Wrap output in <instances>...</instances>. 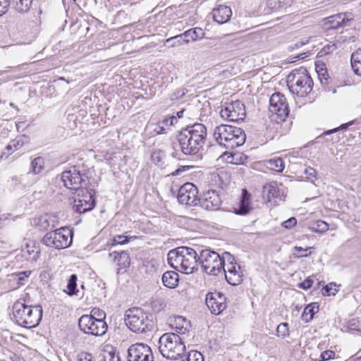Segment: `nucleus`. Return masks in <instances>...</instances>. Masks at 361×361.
<instances>
[{
  "label": "nucleus",
  "mask_w": 361,
  "mask_h": 361,
  "mask_svg": "<svg viewBox=\"0 0 361 361\" xmlns=\"http://www.w3.org/2000/svg\"><path fill=\"white\" fill-rule=\"evenodd\" d=\"M207 137L206 126L196 123L183 128L177 135V141L183 154L193 156L204 150Z\"/></svg>",
  "instance_id": "1"
},
{
  "label": "nucleus",
  "mask_w": 361,
  "mask_h": 361,
  "mask_svg": "<svg viewBox=\"0 0 361 361\" xmlns=\"http://www.w3.org/2000/svg\"><path fill=\"white\" fill-rule=\"evenodd\" d=\"M198 257L193 248L182 246L170 250L167 260L176 270L189 274L197 270Z\"/></svg>",
  "instance_id": "2"
},
{
  "label": "nucleus",
  "mask_w": 361,
  "mask_h": 361,
  "mask_svg": "<svg viewBox=\"0 0 361 361\" xmlns=\"http://www.w3.org/2000/svg\"><path fill=\"white\" fill-rule=\"evenodd\" d=\"M41 305H30L24 300H18L12 307L13 319L23 327L31 329L39 325L42 317Z\"/></svg>",
  "instance_id": "3"
},
{
  "label": "nucleus",
  "mask_w": 361,
  "mask_h": 361,
  "mask_svg": "<svg viewBox=\"0 0 361 361\" xmlns=\"http://www.w3.org/2000/svg\"><path fill=\"white\" fill-rule=\"evenodd\" d=\"M214 137L220 145L231 149L243 145L246 140V135L243 129L224 124L215 128Z\"/></svg>",
  "instance_id": "4"
},
{
  "label": "nucleus",
  "mask_w": 361,
  "mask_h": 361,
  "mask_svg": "<svg viewBox=\"0 0 361 361\" xmlns=\"http://www.w3.org/2000/svg\"><path fill=\"white\" fill-rule=\"evenodd\" d=\"M233 259V256L224 252L221 256L218 252L211 249H204L200 251L199 263L203 271L209 275L217 276L224 268L226 261Z\"/></svg>",
  "instance_id": "5"
},
{
  "label": "nucleus",
  "mask_w": 361,
  "mask_h": 361,
  "mask_svg": "<svg viewBox=\"0 0 361 361\" xmlns=\"http://www.w3.org/2000/svg\"><path fill=\"white\" fill-rule=\"evenodd\" d=\"M287 84L292 93L301 97L310 93L314 85L310 73L303 67L295 69L289 73Z\"/></svg>",
  "instance_id": "6"
},
{
  "label": "nucleus",
  "mask_w": 361,
  "mask_h": 361,
  "mask_svg": "<svg viewBox=\"0 0 361 361\" xmlns=\"http://www.w3.org/2000/svg\"><path fill=\"white\" fill-rule=\"evenodd\" d=\"M125 323L135 333H145L153 329L152 315L145 313L140 307L129 309L126 312Z\"/></svg>",
  "instance_id": "7"
},
{
  "label": "nucleus",
  "mask_w": 361,
  "mask_h": 361,
  "mask_svg": "<svg viewBox=\"0 0 361 361\" xmlns=\"http://www.w3.org/2000/svg\"><path fill=\"white\" fill-rule=\"evenodd\" d=\"M159 349L163 357L178 360L185 350V345L180 336L175 333L162 335L159 341Z\"/></svg>",
  "instance_id": "8"
},
{
  "label": "nucleus",
  "mask_w": 361,
  "mask_h": 361,
  "mask_svg": "<svg viewBox=\"0 0 361 361\" xmlns=\"http://www.w3.org/2000/svg\"><path fill=\"white\" fill-rule=\"evenodd\" d=\"M73 231L66 227L47 232L42 238V243L47 246L56 249H64L72 243Z\"/></svg>",
  "instance_id": "9"
},
{
  "label": "nucleus",
  "mask_w": 361,
  "mask_h": 361,
  "mask_svg": "<svg viewBox=\"0 0 361 361\" xmlns=\"http://www.w3.org/2000/svg\"><path fill=\"white\" fill-rule=\"evenodd\" d=\"M87 176L83 166H73L61 173V180L66 188L78 191L86 186Z\"/></svg>",
  "instance_id": "10"
},
{
  "label": "nucleus",
  "mask_w": 361,
  "mask_h": 361,
  "mask_svg": "<svg viewBox=\"0 0 361 361\" xmlns=\"http://www.w3.org/2000/svg\"><path fill=\"white\" fill-rule=\"evenodd\" d=\"M77 192V195L73 201V208L74 211L82 214L92 210L96 204L94 197V190L84 187L78 190Z\"/></svg>",
  "instance_id": "11"
},
{
  "label": "nucleus",
  "mask_w": 361,
  "mask_h": 361,
  "mask_svg": "<svg viewBox=\"0 0 361 361\" xmlns=\"http://www.w3.org/2000/svg\"><path fill=\"white\" fill-rule=\"evenodd\" d=\"M78 327L81 331L86 334L94 336H102L108 329L106 322L97 320L92 316L82 315L78 319Z\"/></svg>",
  "instance_id": "12"
},
{
  "label": "nucleus",
  "mask_w": 361,
  "mask_h": 361,
  "mask_svg": "<svg viewBox=\"0 0 361 361\" xmlns=\"http://www.w3.org/2000/svg\"><path fill=\"white\" fill-rule=\"evenodd\" d=\"M269 111L275 116L276 122L284 121L289 114L288 104L285 96L280 92H274L269 99Z\"/></svg>",
  "instance_id": "13"
},
{
  "label": "nucleus",
  "mask_w": 361,
  "mask_h": 361,
  "mask_svg": "<svg viewBox=\"0 0 361 361\" xmlns=\"http://www.w3.org/2000/svg\"><path fill=\"white\" fill-rule=\"evenodd\" d=\"M220 114L224 119L232 122L243 121L246 116L245 105L239 100L226 103Z\"/></svg>",
  "instance_id": "14"
},
{
  "label": "nucleus",
  "mask_w": 361,
  "mask_h": 361,
  "mask_svg": "<svg viewBox=\"0 0 361 361\" xmlns=\"http://www.w3.org/2000/svg\"><path fill=\"white\" fill-rule=\"evenodd\" d=\"M128 361H154V355L151 348L142 343H136L128 349Z\"/></svg>",
  "instance_id": "15"
},
{
  "label": "nucleus",
  "mask_w": 361,
  "mask_h": 361,
  "mask_svg": "<svg viewBox=\"0 0 361 361\" xmlns=\"http://www.w3.org/2000/svg\"><path fill=\"white\" fill-rule=\"evenodd\" d=\"M197 188L192 183L183 184L178 190V201L187 206H194L200 200L197 199Z\"/></svg>",
  "instance_id": "16"
},
{
  "label": "nucleus",
  "mask_w": 361,
  "mask_h": 361,
  "mask_svg": "<svg viewBox=\"0 0 361 361\" xmlns=\"http://www.w3.org/2000/svg\"><path fill=\"white\" fill-rule=\"evenodd\" d=\"M222 271L225 274V279L227 282L232 286H238L243 281V272L241 267L236 262H234V258L225 262L224 268Z\"/></svg>",
  "instance_id": "17"
},
{
  "label": "nucleus",
  "mask_w": 361,
  "mask_h": 361,
  "mask_svg": "<svg viewBox=\"0 0 361 361\" xmlns=\"http://www.w3.org/2000/svg\"><path fill=\"white\" fill-rule=\"evenodd\" d=\"M226 297L219 292L209 293L206 295L205 302L214 314L218 315L226 308Z\"/></svg>",
  "instance_id": "18"
},
{
  "label": "nucleus",
  "mask_w": 361,
  "mask_h": 361,
  "mask_svg": "<svg viewBox=\"0 0 361 361\" xmlns=\"http://www.w3.org/2000/svg\"><path fill=\"white\" fill-rule=\"evenodd\" d=\"M204 35V31L201 27H196L189 29L180 35L170 37L166 40V43L176 39H182L185 43L188 44L190 42H195L203 39Z\"/></svg>",
  "instance_id": "19"
},
{
  "label": "nucleus",
  "mask_w": 361,
  "mask_h": 361,
  "mask_svg": "<svg viewBox=\"0 0 361 361\" xmlns=\"http://www.w3.org/2000/svg\"><path fill=\"white\" fill-rule=\"evenodd\" d=\"M199 202L201 207L206 210H217L221 204V200L215 190H208Z\"/></svg>",
  "instance_id": "20"
},
{
  "label": "nucleus",
  "mask_w": 361,
  "mask_h": 361,
  "mask_svg": "<svg viewBox=\"0 0 361 361\" xmlns=\"http://www.w3.org/2000/svg\"><path fill=\"white\" fill-rule=\"evenodd\" d=\"M213 18L219 24L227 23L232 16V11L230 7L225 5H219L212 11Z\"/></svg>",
  "instance_id": "21"
},
{
  "label": "nucleus",
  "mask_w": 361,
  "mask_h": 361,
  "mask_svg": "<svg viewBox=\"0 0 361 361\" xmlns=\"http://www.w3.org/2000/svg\"><path fill=\"white\" fill-rule=\"evenodd\" d=\"M169 325L176 330L177 334H185L190 327V322L182 316H174L170 318Z\"/></svg>",
  "instance_id": "22"
},
{
  "label": "nucleus",
  "mask_w": 361,
  "mask_h": 361,
  "mask_svg": "<svg viewBox=\"0 0 361 361\" xmlns=\"http://www.w3.org/2000/svg\"><path fill=\"white\" fill-rule=\"evenodd\" d=\"M109 257L112 258L114 262L116 263L120 269H126L130 266V257L125 251H114L109 254Z\"/></svg>",
  "instance_id": "23"
},
{
  "label": "nucleus",
  "mask_w": 361,
  "mask_h": 361,
  "mask_svg": "<svg viewBox=\"0 0 361 361\" xmlns=\"http://www.w3.org/2000/svg\"><path fill=\"white\" fill-rule=\"evenodd\" d=\"M250 195L246 189L242 191L241 199L238 207L234 208L235 213L239 215H245L249 213L251 209Z\"/></svg>",
  "instance_id": "24"
},
{
  "label": "nucleus",
  "mask_w": 361,
  "mask_h": 361,
  "mask_svg": "<svg viewBox=\"0 0 361 361\" xmlns=\"http://www.w3.org/2000/svg\"><path fill=\"white\" fill-rule=\"evenodd\" d=\"M264 199L271 202L273 198H280V189L276 182L268 183L264 185L262 190Z\"/></svg>",
  "instance_id": "25"
},
{
  "label": "nucleus",
  "mask_w": 361,
  "mask_h": 361,
  "mask_svg": "<svg viewBox=\"0 0 361 361\" xmlns=\"http://www.w3.org/2000/svg\"><path fill=\"white\" fill-rule=\"evenodd\" d=\"M56 220L54 216L44 214L35 219V224L39 230L48 231L56 227Z\"/></svg>",
  "instance_id": "26"
},
{
  "label": "nucleus",
  "mask_w": 361,
  "mask_h": 361,
  "mask_svg": "<svg viewBox=\"0 0 361 361\" xmlns=\"http://www.w3.org/2000/svg\"><path fill=\"white\" fill-rule=\"evenodd\" d=\"M21 252L22 256L25 259V260L32 262H36L40 255V250L34 245H26L23 247Z\"/></svg>",
  "instance_id": "27"
},
{
  "label": "nucleus",
  "mask_w": 361,
  "mask_h": 361,
  "mask_svg": "<svg viewBox=\"0 0 361 361\" xmlns=\"http://www.w3.org/2000/svg\"><path fill=\"white\" fill-rule=\"evenodd\" d=\"M178 274L173 271H166L162 276L163 284L169 288H173L178 284Z\"/></svg>",
  "instance_id": "28"
},
{
  "label": "nucleus",
  "mask_w": 361,
  "mask_h": 361,
  "mask_svg": "<svg viewBox=\"0 0 361 361\" xmlns=\"http://www.w3.org/2000/svg\"><path fill=\"white\" fill-rule=\"evenodd\" d=\"M351 67L353 72L361 76V49H358L351 54Z\"/></svg>",
  "instance_id": "29"
},
{
  "label": "nucleus",
  "mask_w": 361,
  "mask_h": 361,
  "mask_svg": "<svg viewBox=\"0 0 361 361\" xmlns=\"http://www.w3.org/2000/svg\"><path fill=\"white\" fill-rule=\"evenodd\" d=\"M319 310V305L316 302H312L307 305L302 314V319L305 322H310L314 314Z\"/></svg>",
  "instance_id": "30"
},
{
  "label": "nucleus",
  "mask_w": 361,
  "mask_h": 361,
  "mask_svg": "<svg viewBox=\"0 0 361 361\" xmlns=\"http://www.w3.org/2000/svg\"><path fill=\"white\" fill-rule=\"evenodd\" d=\"M345 15L344 13H338L328 18L329 23L331 25L328 29H338L345 25ZM348 20H347L348 22Z\"/></svg>",
  "instance_id": "31"
},
{
  "label": "nucleus",
  "mask_w": 361,
  "mask_h": 361,
  "mask_svg": "<svg viewBox=\"0 0 361 361\" xmlns=\"http://www.w3.org/2000/svg\"><path fill=\"white\" fill-rule=\"evenodd\" d=\"M309 229L314 233H322L329 230V224L323 220H317L310 224Z\"/></svg>",
  "instance_id": "32"
},
{
  "label": "nucleus",
  "mask_w": 361,
  "mask_h": 361,
  "mask_svg": "<svg viewBox=\"0 0 361 361\" xmlns=\"http://www.w3.org/2000/svg\"><path fill=\"white\" fill-rule=\"evenodd\" d=\"M292 0H267V6L271 11H278L290 4Z\"/></svg>",
  "instance_id": "33"
},
{
  "label": "nucleus",
  "mask_w": 361,
  "mask_h": 361,
  "mask_svg": "<svg viewBox=\"0 0 361 361\" xmlns=\"http://www.w3.org/2000/svg\"><path fill=\"white\" fill-rule=\"evenodd\" d=\"M77 280L78 277L76 274H71L67 284V291L66 293L70 295L73 296L74 295L77 294V292L78 291L77 289Z\"/></svg>",
  "instance_id": "34"
},
{
  "label": "nucleus",
  "mask_w": 361,
  "mask_h": 361,
  "mask_svg": "<svg viewBox=\"0 0 361 361\" xmlns=\"http://www.w3.org/2000/svg\"><path fill=\"white\" fill-rule=\"evenodd\" d=\"M268 167L276 172H282L284 169V161L281 158H274L268 161Z\"/></svg>",
  "instance_id": "35"
},
{
  "label": "nucleus",
  "mask_w": 361,
  "mask_h": 361,
  "mask_svg": "<svg viewBox=\"0 0 361 361\" xmlns=\"http://www.w3.org/2000/svg\"><path fill=\"white\" fill-rule=\"evenodd\" d=\"M44 161L41 157L35 158L31 162L30 171L34 174L40 173L44 169Z\"/></svg>",
  "instance_id": "36"
},
{
  "label": "nucleus",
  "mask_w": 361,
  "mask_h": 361,
  "mask_svg": "<svg viewBox=\"0 0 361 361\" xmlns=\"http://www.w3.org/2000/svg\"><path fill=\"white\" fill-rule=\"evenodd\" d=\"M165 152L161 149H155L151 154L152 161L159 166H162L164 164Z\"/></svg>",
  "instance_id": "37"
},
{
  "label": "nucleus",
  "mask_w": 361,
  "mask_h": 361,
  "mask_svg": "<svg viewBox=\"0 0 361 361\" xmlns=\"http://www.w3.org/2000/svg\"><path fill=\"white\" fill-rule=\"evenodd\" d=\"M32 0H16L15 8L19 13H25L29 11Z\"/></svg>",
  "instance_id": "38"
},
{
  "label": "nucleus",
  "mask_w": 361,
  "mask_h": 361,
  "mask_svg": "<svg viewBox=\"0 0 361 361\" xmlns=\"http://www.w3.org/2000/svg\"><path fill=\"white\" fill-rule=\"evenodd\" d=\"M339 286H337L335 283H329L322 288V292L324 295H335L339 290Z\"/></svg>",
  "instance_id": "39"
},
{
  "label": "nucleus",
  "mask_w": 361,
  "mask_h": 361,
  "mask_svg": "<svg viewBox=\"0 0 361 361\" xmlns=\"http://www.w3.org/2000/svg\"><path fill=\"white\" fill-rule=\"evenodd\" d=\"M30 137L25 135H21L11 140L13 147L16 149L21 148L25 144L28 143Z\"/></svg>",
  "instance_id": "40"
},
{
  "label": "nucleus",
  "mask_w": 361,
  "mask_h": 361,
  "mask_svg": "<svg viewBox=\"0 0 361 361\" xmlns=\"http://www.w3.org/2000/svg\"><path fill=\"white\" fill-rule=\"evenodd\" d=\"M130 238H132V237L128 238L126 235H117L111 240L109 243L111 245H124L128 243Z\"/></svg>",
  "instance_id": "41"
},
{
  "label": "nucleus",
  "mask_w": 361,
  "mask_h": 361,
  "mask_svg": "<svg viewBox=\"0 0 361 361\" xmlns=\"http://www.w3.org/2000/svg\"><path fill=\"white\" fill-rule=\"evenodd\" d=\"M276 334L279 337L285 338L289 335L288 324L281 323L276 328Z\"/></svg>",
  "instance_id": "42"
},
{
  "label": "nucleus",
  "mask_w": 361,
  "mask_h": 361,
  "mask_svg": "<svg viewBox=\"0 0 361 361\" xmlns=\"http://www.w3.org/2000/svg\"><path fill=\"white\" fill-rule=\"evenodd\" d=\"M183 361H204V357L201 353L191 350L188 353L186 360Z\"/></svg>",
  "instance_id": "43"
},
{
  "label": "nucleus",
  "mask_w": 361,
  "mask_h": 361,
  "mask_svg": "<svg viewBox=\"0 0 361 361\" xmlns=\"http://www.w3.org/2000/svg\"><path fill=\"white\" fill-rule=\"evenodd\" d=\"M86 316H92L94 317L97 320L100 319L102 322H105L104 319L106 318V313L99 308H93L91 311V314H86Z\"/></svg>",
  "instance_id": "44"
},
{
  "label": "nucleus",
  "mask_w": 361,
  "mask_h": 361,
  "mask_svg": "<svg viewBox=\"0 0 361 361\" xmlns=\"http://www.w3.org/2000/svg\"><path fill=\"white\" fill-rule=\"evenodd\" d=\"M166 307V304L163 299L159 298L154 300L152 302V310L155 312H159Z\"/></svg>",
  "instance_id": "45"
},
{
  "label": "nucleus",
  "mask_w": 361,
  "mask_h": 361,
  "mask_svg": "<svg viewBox=\"0 0 361 361\" xmlns=\"http://www.w3.org/2000/svg\"><path fill=\"white\" fill-rule=\"evenodd\" d=\"M306 175V178L310 180L311 182L314 183L315 180H317V171L312 167H307L305 169L304 171Z\"/></svg>",
  "instance_id": "46"
},
{
  "label": "nucleus",
  "mask_w": 361,
  "mask_h": 361,
  "mask_svg": "<svg viewBox=\"0 0 361 361\" xmlns=\"http://www.w3.org/2000/svg\"><path fill=\"white\" fill-rule=\"evenodd\" d=\"M354 123V121H350L347 123H343L342 125H341L338 128H335L332 130H326L325 131L323 135H331L334 133H336L338 132L339 130H345L346 129L348 126H351L352 124Z\"/></svg>",
  "instance_id": "47"
},
{
  "label": "nucleus",
  "mask_w": 361,
  "mask_h": 361,
  "mask_svg": "<svg viewBox=\"0 0 361 361\" xmlns=\"http://www.w3.org/2000/svg\"><path fill=\"white\" fill-rule=\"evenodd\" d=\"M335 355H336V353L334 351H332V350L324 351L321 354V357H322L321 361H328L331 359H334Z\"/></svg>",
  "instance_id": "48"
},
{
  "label": "nucleus",
  "mask_w": 361,
  "mask_h": 361,
  "mask_svg": "<svg viewBox=\"0 0 361 361\" xmlns=\"http://www.w3.org/2000/svg\"><path fill=\"white\" fill-rule=\"evenodd\" d=\"M188 91L185 88H179L171 95V99L175 100L182 98Z\"/></svg>",
  "instance_id": "49"
},
{
  "label": "nucleus",
  "mask_w": 361,
  "mask_h": 361,
  "mask_svg": "<svg viewBox=\"0 0 361 361\" xmlns=\"http://www.w3.org/2000/svg\"><path fill=\"white\" fill-rule=\"evenodd\" d=\"M92 355L90 353L82 352L77 356V361H92Z\"/></svg>",
  "instance_id": "50"
},
{
  "label": "nucleus",
  "mask_w": 361,
  "mask_h": 361,
  "mask_svg": "<svg viewBox=\"0 0 361 361\" xmlns=\"http://www.w3.org/2000/svg\"><path fill=\"white\" fill-rule=\"evenodd\" d=\"M177 122V118L174 116H171L167 118H164L161 121V123L164 125L166 127L171 126L174 124V123Z\"/></svg>",
  "instance_id": "51"
},
{
  "label": "nucleus",
  "mask_w": 361,
  "mask_h": 361,
  "mask_svg": "<svg viewBox=\"0 0 361 361\" xmlns=\"http://www.w3.org/2000/svg\"><path fill=\"white\" fill-rule=\"evenodd\" d=\"M9 7V1L8 0H0V16L6 13Z\"/></svg>",
  "instance_id": "52"
},
{
  "label": "nucleus",
  "mask_w": 361,
  "mask_h": 361,
  "mask_svg": "<svg viewBox=\"0 0 361 361\" xmlns=\"http://www.w3.org/2000/svg\"><path fill=\"white\" fill-rule=\"evenodd\" d=\"M312 284L313 280L308 277L299 284V287L304 290H307L312 287Z\"/></svg>",
  "instance_id": "53"
},
{
  "label": "nucleus",
  "mask_w": 361,
  "mask_h": 361,
  "mask_svg": "<svg viewBox=\"0 0 361 361\" xmlns=\"http://www.w3.org/2000/svg\"><path fill=\"white\" fill-rule=\"evenodd\" d=\"M297 224V220L295 217H291L288 220L283 221L282 223V226L286 228H290L295 226Z\"/></svg>",
  "instance_id": "54"
},
{
  "label": "nucleus",
  "mask_w": 361,
  "mask_h": 361,
  "mask_svg": "<svg viewBox=\"0 0 361 361\" xmlns=\"http://www.w3.org/2000/svg\"><path fill=\"white\" fill-rule=\"evenodd\" d=\"M165 127L166 126L161 123V121L157 123V128L154 129V131H156L157 134L165 133H166Z\"/></svg>",
  "instance_id": "55"
},
{
  "label": "nucleus",
  "mask_w": 361,
  "mask_h": 361,
  "mask_svg": "<svg viewBox=\"0 0 361 361\" xmlns=\"http://www.w3.org/2000/svg\"><path fill=\"white\" fill-rule=\"evenodd\" d=\"M30 274V271L20 272L17 274L16 276L18 277V279L19 283H23L22 281H23L25 278H27Z\"/></svg>",
  "instance_id": "56"
},
{
  "label": "nucleus",
  "mask_w": 361,
  "mask_h": 361,
  "mask_svg": "<svg viewBox=\"0 0 361 361\" xmlns=\"http://www.w3.org/2000/svg\"><path fill=\"white\" fill-rule=\"evenodd\" d=\"M109 360L104 359V361H121V358L118 355H115L114 353H109Z\"/></svg>",
  "instance_id": "57"
},
{
  "label": "nucleus",
  "mask_w": 361,
  "mask_h": 361,
  "mask_svg": "<svg viewBox=\"0 0 361 361\" xmlns=\"http://www.w3.org/2000/svg\"><path fill=\"white\" fill-rule=\"evenodd\" d=\"M183 43L185 42L182 39H176L174 41H171L168 44H170L171 47H177L183 44Z\"/></svg>",
  "instance_id": "58"
},
{
  "label": "nucleus",
  "mask_w": 361,
  "mask_h": 361,
  "mask_svg": "<svg viewBox=\"0 0 361 361\" xmlns=\"http://www.w3.org/2000/svg\"><path fill=\"white\" fill-rule=\"evenodd\" d=\"M190 168V166H182L181 169H176L173 173V175L174 176H178L179 175L182 171H185L186 169H188Z\"/></svg>",
  "instance_id": "59"
},
{
  "label": "nucleus",
  "mask_w": 361,
  "mask_h": 361,
  "mask_svg": "<svg viewBox=\"0 0 361 361\" xmlns=\"http://www.w3.org/2000/svg\"><path fill=\"white\" fill-rule=\"evenodd\" d=\"M311 248H312V247H307V248L304 249V248H302V247L295 246V247H294V248H293V249H294V250H295V251L300 252V251H307V250H310Z\"/></svg>",
  "instance_id": "60"
},
{
  "label": "nucleus",
  "mask_w": 361,
  "mask_h": 361,
  "mask_svg": "<svg viewBox=\"0 0 361 361\" xmlns=\"http://www.w3.org/2000/svg\"><path fill=\"white\" fill-rule=\"evenodd\" d=\"M303 44H305V43H303L302 42H298L295 43L293 46H290V48L293 49L294 48H298Z\"/></svg>",
  "instance_id": "61"
},
{
  "label": "nucleus",
  "mask_w": 361,
  "mask_h": 361,
  "mask_svg": "<svg viewBox=\"0 0 361 361\" xmlns=\"http://www.w3.org/2000/svg\"><path fill=\"white\" fill-rule=\"evenodd\" d=\"M311 254V252H310L309 254H301V255H297L295 253L293 254V256L295 258H300V257H308Z\"/></svg>",
  "instance_id": "62"
},
{
  "label": "nucleus",
  "mask_w": 361,
  "mask_h": 361,
  "mask_svg": "<svg viewBox=\"0 0 361 361\" xmlns=\"http://www.w3.org/2000/svg\"><path fill=\"white\" fill-rule=\"evenodd\" d=\"M184 111H185V110H184V109H183V110H181V111H178V112H177V116H178V118H182V117L183 116V113H184Z\"/></svg>",
  "instance_id": "63"
},
{
  "label": "nucleus",
  "mask_w": 361,
  "mask_h": 361,
  "mask_svg": "<svg viewBox=\"0 0 361 361\" xmlns=\"http://www.w3.org/2000/svg\"><path fill=\"white\" fill-rule=\"evenodd\" d=\"M350 361H361V357H356L352 360Z\"/></svg>",
  "instance_id": "64"
}]
</instances>
